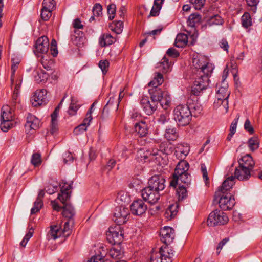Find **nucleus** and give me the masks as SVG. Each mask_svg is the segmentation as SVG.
<instances>
[{
  "label": "nucleus",
  "instance_id": "obj_1",
  "mask_svg": "<svg viewBox=\"0 0 262 262\" xmlns=\"http://www.w3.org/2000/svg\"><path fill=\"white\" fill-rule=\"evenodd\" d=\"M193 79H194L191 93L195 96L199 95L203 90L209 85V77L213 72V65L208 62L206 57L198 55L192 60Z\"/></svg>",
  "mask_w": 262,
  "mask_h": 262
},
{
  "label": "nucleus",
  "instance_id": "obj_2",
  "mask_svg": "<svg viewBox=\"0 0 262 262\" xmlns=\"http://www.w3.org/2000/svg\"><path fill=\"white\" fill-rule=\"evenodd\" d=\"M189 168V164L186 161H180L172 174V178L170 181V186L176 187L177 185L184 183L186 186H189L190 184L191 177L187 172Z\"/></svg>",
  "mask_w": 262,
  "mask_h": 262
},
{
  "label": "nucleus",
  "instance_id": "obj_3",
  "mask_svg": "<svg viewBox=\"0 0 262 262\" xmlns=\"http://www.w3.org/2000/svg\"><path fill=\"white\" fill-rule=\"evenodd\" d=\"M191 111L187 105H179L173 110V117L179 126L188 125L191 120Z\"/></svg>",
  "mask_w": 262,
  "mask_h": 262
},
{
  "label": "nucleus",
  "instance_id": "obj_4",
  "mask_svg": "<svg viewBox=\"0 0 262 262\" xmlns=\"http://www.w3.org/2000/svg\"><path fill=\"white\" fill-rule=\"evenodd\" d=\"M176 256L175 252L168 246H162L158 253L151 256V262H172Z\"/></svg>",
  "mask_w": 262,
  "mask_h": 262
},
{
  "label": "nucleus",
  "instance_id": "obj_5",
  "mask_svg": "<svg viewBox=\"0 0 262 262\" xmlns=\"http://www.w3.org/2000/svg\"><path fill=\"white\" fill-rule=\"evenodd\" d=\"M214 196V201L216 200L220 208L223 210H230L235 204L234 196L231 193H224L216 191Z\"/></svg>",
  "mask_w": 262,
  "mask_h": 262
},
{
  "label": "nucleus",
  "instance_id": "obj_6",
  "mask_svg": "<svg viewBox=\"0 0 262 262\" xmlns=\"http://www.w3.org/2000/svg\"><path fill=\"white\" fill-rule=\"evenodd\" d=\"M151 99L156 101L157 104H160L164 110L167 108L170 102V98L167 92H163L161 89L149 90Z\"/></svg>",
  "mask_w": 262,
  "mask_h": 262
},
{
  "label": "nucleus",
  "instance_id": "obj_7",
  "mask_svg": "<svg viewBox=\"0 0 262 262\" xmlns=\"http://www.w3.org/2000/svg\"><path fill=\"white\" fill-rule=\"evenodd\" d=\"M228 221L226 213L221 210H215L209 214L207 223L208 226H215L226 224Z\"/></svg>",
  "mask_w": 262,
  "mask_h": 262
},
{
  "label": "nucleus",
  "instance_id": "obj_8",
  "mask_svg": "<svg viewBox=\"0 0 262 262\" xmlns=\"http://www.w3.org/2000/svg\"><path fill=\"white\" fill-rule=\"evenodd\" d=\"M120 225L110 227L106 232L107 239L110 244H118L123 239V232Z\"/></svg>",
  "mask_w": 262,
  "mask_h": 262
},
{
  "label": "nucleus",
  "instance_id": "obj_9",
  "mask_svg": "<svg viewBox=\"0 0 262 262\" xmlns=\"http://www.w3.org/2000/svg\"><path fill=\"white\" fill-rule=\"evenodd\" d=\"M230 96V91L228 90V84L226 82L222 83L217 92L216 98L218 104H222L225 109V112L227 113L228 110V99Z\"/></svg>",
  "mask_w": 262,
  "mask_h": 262
},
{
  "label": "nucleus",
  "instance_id": "obj_10",
  "mask_svg": "<svg viewBox=\"0 0 262 262\" xmlns=\"http://www.w3.org/2000/svg\"><path fill=\"white\" fill-rule=\"evenodd\" d=\"M129 215V211L128 208L123 206H118L115 208L113 220L117 224L122 225L126 222Z\"/></svg>",
  "mask_w": 262,
  "mask_h": 262
},
{
  "label": "nucleus",
  "instance_id": "obj_11",
  "mask_svg": "<svg viewBox=\"0 0 262 262\" xmlns=\"http://www.w3.org/2000/svg\"><path fill=\"white\" fill-rule=\"evenodd\" d=\"M141 195L143 200L150 204H155L160 199V193L156 190L146 187L141 191Z\"/></svg>",
  "mask_w": 262,
  "mask_h": 262
},
{
  "label": "nucleus",
  "instance_id": "obj_12",
  "mask_svg": "<svg viewBox=\"0 0 262 262\" xmlns=\"http://www.w3.org/2000/svg\"><path fill=\"white\" fill-rule=\"evenodd\" d=\"M165 180L162 176L155 175L149 180L147 187L160 193L165 188Z\"/></svg>",
  "mask_w": 262,
  "mask_h": 262
},
{
  "label": "nucleus",
  "instance_id": "obj_13",
  "mask_svg": "<svg viewBox=\"0 0 262 262\" xmlns=\"http://www.w3.org/2000/svg\"><path fill=\"white\" fill-rule=\"evenodd\" d=\"M40 121L35 116L28 114L25 124V130L27 134H32L33 131L39 128Z\"/></svg>",
  "mask_w": 262,
  "mask_h": 262
},
{
  "label": "nucleus",
  "instance_id": "obj_14",
  "mask_svg": "<svg viewBox=\"0 0 262 262\" xmlns=\"http://www.w3.org/2000/svg\"><path fill=\"white\" fill-rule=\"evenodd\" d=\"M47 91L45 89L37 90L31 98L32 104L34 106L45 104L47 102Z\"/></svg>",
  "mask_w": 262,
  "mask_h": 262
},
{
  "label": "nucleus",
  "instance_id": "obj_15",
  "mask_svg": "<svg viewBox=\"0 0 262 262\" xmlns=\"http://www.w3.org/2000/svg\"><path fill=\"white\" fill-rule=\"evenodd\" d=\"M35 49L34 52L35 54H45L49 50V40L46 36L39 37L36 41Z\"/></svg>",
  "mask_w": 262,
  "mask_h": 262
},
{
  "label": "nucleus",
  "instance_id": "obj_16",
  "mask_svg": "<svg viewBox=\"0 0 262 262\" xmlns=\"http://www.w3.org/2000/svg\"><path fill=\"white\" fill-rule=\"evenodd\" d=\"M160 235L161 241L167 246L174 238V231L170 227L165 226L161 229Z\"/></svg>",
  "mask_w": 262,
  "mask_h": 262
},
{
  "label": "nucleus",
  "instance_id": "obj_17",
  "mask_svg": "<svg viewBox=\"0 0 262 262\" xmlns=\"http://www.w3.org/2000/svg\"><path fill=\"white\" fill-rule=\"evenodd\" d=\"M190 147L188 144H178L174 148V155L180 161H185L184 159L188 155Z\"/></svg>",
  "mask_w": 262,
  "mask_h": 262
},
{
  "label": "nucleus",
  "instance_id": "obj_18",
  "mask_svg": "<svg viewBox=\"0 0 262 262\" xmlns=\"http://www.w3.org/2000/svg\"><path fill=\"white\" fill-rule=\"evenodd\" d=\"M130 208L132 213L136 215H142L146 212L147 209V205L141 200L134 201L131 204Z\"/></svg>",
  "mask_w": 262,
  "mask_h": 262
},
{
  "label": "nucleus",
  "instance_id": "obj_19",
  "mask_svg": "<svg viewBox=\"0 0 262 262\" xmlns=\"http://www.w3.org/2000/svg\"><path fill=\"white\" fill-rule=\"evenodd\" d=\"M73 27L75 28L74 33L71 35V40L74 44L77 45L80 41L82 35V32L76 30V29L83 28V25L79 18H76L73 23Z\"/></svg>",
  "mask_w": 262,
  "mask_h": 262
},
{
  "label": "nucleus",
  "instance_id": "obj_20",
  "mask_svg": "<svg viewBox=\"0 0 262 262\" xmlns=\"http://www.w3.org/2000/svg\"><path fill=\"white\" fill-rule=\"evenodd\" d=\"M151 100L150 101L147 97H144L141 100V104L145 113L148 115L152 114L158 107L156 101Z\"/></svg>",
  "mask_w": 262,
  "mask_h": 262
},
{
  "label": "nucleus",
  "instance_id": "obj_21",
  "mask_svg": "<svg viewBox=\"0 0 262 262\" xmlns=\"http://www.w3.org/2000/svg\"><path fill=\"white\" fill-rule=\"evenodd\" d=\"M239 166L244 168L251 171L253 169L255 163L252 157L250 155H246L242 157L238 161Z\"/></svg>",
  "mask_w": 262,
  "mask_h": 262
},
{
  "label": "nucleus",
  "instance_id": "obj_22",
  "mask_svg": "<svg viewBox=\"0 0 262 262\" xmlns=\"http://www.w3.org/2000/svg\"><path fill=\"white\" fill-rule=\"evenodd\" d=\"M63 236L60 224H56L50 226V230L47 234L48 239L55 240Z\"/></svg>",
  "mask_w": 262,
  "mask_h": 262
},
{
  "label": "nucleus",
  "instance_id": "obj_23",
  "mask_svg": "<svg viewBox=\"0 0 262 262\" xmlns=\"http://www.w3.org/2000/svg\"><path fill=\"white\" fill-rule=\"evenodd\" d=\"M63 185H60L61 192L59 193L58 199H59L63 204H65L66 201L70 197V194L69 190L71 188V184H67L62 182Z\"/></svg>",
  "mask_w": 262,
  "mask_h": 262
},
{
  "label": "nucleus",
  "instance_id": "obj_24",
  "mask_svg": "<svg viewBox=\"0 0 262 262\" xmlns=\"http://www.w3.org/2000/svg\"><path fill=\"white\" fill-rule=\"evenodd\" d=\"M251 176V171L246 168L239 166L236 167L234 172V178H237L240 181L247 180Z\"/></svg>",
  "mask_w": 262,
  "mask_h": 262
},
{
  "label": "nucleus",
  "instance_id": "obj_25",
  "mask_svg": "<svg viewBox=\"0 0 262 262\" xmlns=\"http://www.w3.org/2000/svg\"><path fill=\"white\" fill-rule=\"evenodd\" d=\"M15 108L9 105H4L1 110V119L13 120L14 117Z\"/></svg>",
  "mask_w": 262,
  "mask_h": 262
},
{
  "label": "nucleus",
  "instance_id": "obj_26",
  "mask_svg": "<svg viewBox=\"0 0 262 262\" xmlns=\"http://www.w3.org/2000/svg\"><path fill=\"white\" fill-rule=\"evenodd\" d=\"M64 100V98L62 99L58 105L56 107L54 112L51 115V132L52 134H54L58 129V123H57V117L59 110L62 105V102Z\"/></svg>",
  "mask_w": 262,
  "mask_h": 262
},
{
  "label": "nucleus",
  "instance_id": "obj_27",
  "mask_svg": "<svg viewBox=\"0 0 262 262\" xmlns=\"http://www.w3.org/2000/svg\"><path fill=\"white\" fill-rule=\"evenodd\" d=\"M234 179L235 178L233 176L228 178L223 182L222 185L219 188L217 192H221V193H228V191L232 188L234 184Z\"/></svg>",
  "mask_w": 262,
  "mask_h": 262
},
{
  "label": "nucleus",
  "instance_id": "obj_28",
  "mask_svg": "<svg viewBox=\"0 0 262 262\" xmlns=\"http://www.w3.org/2000/svg\"><path fill=\"white\" fill-rule=\"evenodd\" d=\"M135 130L141 137H144L148 134V126L145 121H140L135 124Z\"/></svg>",
  "mask_w": 262,
  "mask_h": 262
},
{
  "label": "nucleus",
  "instance_id": "obj_29",
  "mask_svg": "<svg viewBox=\"0 0 262 262\" xmlns=\"http://www.w3.org/2000/svg\"><path fill=\"white\" fill-rule=\"evenodd\" d=\"M33 74L35 81L38 83L45 82L49 76L48 74L40 69L34 70Z\"/></svg>",
  "mask_w": 262,
  "mask_h": 262
},
{
  "label": "nucleus",
  "instance_id": "obj_30",
  "mask_svg": "<svg viewBox=\"0 0 262 262\" xmlns=\"http://www.w3.org/2000/svg\"><path fill=\"white\" fill-rule=\"evenodd\" d=\"M163 81L164 79L162 74L159 72L156 73L154 79L148 84L149 86H152V88L150 90L160 89L158 88V86L161 85L163 82Z\"/></svg>",
  "mask_w": 262,
  "mask_h": 262
},
{
  "label": "nucleus",
  "instance_id": "obj_31",
  "mask_svg": "<svg viewBox=\"0 0 262 262\" xmlns=\"http://www.w3.org/2000/svg\"><path fill=\"white\" fill-rule=\"evenodd\" d=\"M171 66V62H168V59L164 56L162 61L157 63V68L159 69V71H161L163 73H166L169 70H170Z\"/></svg>",
  "mask_w": 262,
  "mask_h": 262
},
{
  "label": "nucleus",
  "instance_id": "obj_32",
  "mask_svg": "<svg viewBox=\"0 0 262 262\" xmlns=\"http://www.w3.org/2000/svg\"><path fill=\"white\" fill-rule=\"evenodd\" d=\"M187 35L184 33H180L176 37L174 45L178 48H183L187 44Z\"/></svg>",
  "mask_w": 262,
  "mask_h": 262
},
{
  "label": "nucleus",
  "instance_id": "obj_33",
  "mask_svg": "<svg viewBox=\"0 0 262 262\" xmlns=\"http://www.w3.org/2000/svg\"><path fill=\"white\" fill-rule=\"evenodd\" d=\"M187 103L189 110H192L194 113L200 114L202 112V105L198 102L197 100L194 101L192 99H189Z\"/></svg>",
  "mask_w": 262,
  "mask_h": 262
},
{
  "label": "nucleus",
  "instance_id": "obj_34",
  "mask_svg": "<svg viewBox=\"0 0 262 262\" xmlns=\"http://www.w3.org/2000/svg\"><path fill=\"white\" fill-rule=\"evenodd\" d=\"M114 38L110 34H104L100 36L99 42L101 47H105L112 44Z\"/></svg>",
  "mask_w": 262,
  "mask_h": 262
},
{
  "label": "nucleus",
  "instance_id": "obj_35",
  "mask_svg": "<svg viewBox=\"0 0 262 262\" xmlns=\"http://www.w3.org/2000/svg\"><path fill=\"white\" fill-rule=\"evenodd\" d=\"M164 137L169 141L176 140L178 137V133L176 128H172L166 129L164 134Z\"/></svg>",
  "mask_w": 262,
  "mask_h": 262
},
{
  "label": "nucleus",
  "instance_id": "obj_36",
  "mask_svg": "<svg viewBox=\"0 0 262 262\" xmlns=\"http://www.w3.org/2000/svg\"><path fill=\"white\" fill-rule=\"evenodd\" d=\"M63 216L68 218V220H72V217L75 214V210L73 206L70 204H66L63 207Z\"/></svg>",
  "mask_w": 262,
  "mask_h": 262
},
{
  "label": "nucleus",
  "instance_id": "obj_37",
  "mask_svg": "<svg viewBox=\"0 0 262 262\" xmlns=\"http://www.w3.org/2000/svg\"><path fill=\"white\" fill-rule=\"evenodd\" d=\"M178 205L177 204L169 205L165 212V216L169 219H172L176 215L178 212Z\"/></svg>",
  "mask_w": 262,
  "mask_h": 262
},
{
  "label": "nucleus",
  "instance_id": "obj_38",
  "mask_svg": "<svg viewBox=\"0 0 262 262\" xmlns=\"http://www.w3.org/2000/svg\"><path fill=\"white\" fill-rule=\"evenodd\" d=\"M108 255L113 259H120L123 256V252L119 247H114L109 250Z\"/></svg>",
  "mask_w": 262,
  "mask_h": 262
},
{
  "label": "nucleus",
  "instance_id": "obj_39",
  "mask_svg": "<svg viewBox=\"0 0 262 262\" xmlns=\"http://www.w3.org/2000/svg\"><path fill=\"white\" fill-rule=\"evenodd\" d=\"M179 187L177 189V194L179 201H182L186 199L188 196L187 191L186 185H179Z\"/></svg>",
  "mask_w": 262,
  "mask_h": 262
},
{
  "label": "nucleus",
  "instance_id": "obj_40",
  "mask_svg": "<svg viewBox=\"0 0 262 262\" xmlns=\"http://www.w3.org/2000/svg\"><path fill=\"white\" fill-rule=\"evenodd\" d=\"M224 19L221 16L216 14L211 16L208 20V24L209 26L213 25H222L224 24Z\"/></svg>",
  "mask_w": 262,
  "mask_h": 262
},
{
  "label": "nucleus",
  "instance_id": "obj_41",
  "mask_svg": "<svg viewBox=\"0 0 262 262\" xmlns=\"http://www.w3.org/2000/svg\"><path fill=\"white\" fill-rule=\"evenodd\" d=\"M201 19V16L196 13L191 14L188 18L187 24L191 27H194L195 24L199 23Z\"/></svg>",
  "mask_w": 262,
  "mask_h": 262
},
{
  "label": "nucleus",
  "instance_id": "obj_42",
  "mask_svg": "<svg viewBox=\"0 0 262 262\" xmlns=\"http://www.w3.org/2000/svg\"><path fill=\"white\" fill-rule=\"evenodd\" d=\"M242 26L245 28H248L252 24V18L248 12H245L241 17Z\"/></svg>",
  "mask_w": 262,
  "mask_h": 262
},
{
  "label": "nucleus",
  "instance_id": "obj_43",
  "mask_svg": "<svg viewBox=\"0 0 262 262\" xmlns=\"http://www.w3.org/2000/svg\"><path fill=\"white\" fill-rule=\"evenodd\" d=\"M74 223L73 220H68L64 224L63 229L61 228V232L64 237L68 236L71 233V228Z\"/></svg>",
  "mask_w": 262,
  "mask_h": 262
},
{
  "label": "nucleus",
  "instance_id": "obj_44",
  "mask_svg": "<svg viewBox=\"0 0 262 262\" xmlns=\"http://www.w3.org/2000/svg\"><path fill=\"white\" fill-rule=\"evenodd\" d=\"M116 95H115L113 93H110L109 95V100L104 107L103 111H108L109 108L114 105V108L116 110V101L117 100L116 99Z\"/></svg>",
  "mask_w": 262,
  "mask_h": 262
},
{
  "label": "nucleus",
  "instance_id": "obj_45",
  "mask_svg": "<svg viewBox=\"0 0 262 262\" xmlns=\"http://www.w3.org/2000/svg\"><path fill=\"white\" fill-rule=\"evenodd\" d=\"M41 62L43 67L48 71L52 70L54 66L53 60L50 59L48 60L47 59L45 58L44 56L42 57Z\"/></svg>",
  "mask_w": 262,
  "mask_h": 262
},
{
  "label": "nucleus",
  "instance_id": "obj_46",
  "mask_svg": "<svg viewBox=\"0 0 262 262\" xmlns=\"http://www.w3.org/2000/svg\"><path fill=\"white\" fill-rule=\"evenodd\" d=\"M248 146L250 150L254 151L259 147V141L257 137H253L248 140Z\"/></svg>",
  "mask_w": 262,
  "mask_h": 262
},
{
  "label": "nucleus",
  "instance_id": "obj_47",
  "mask_svg": "<svg viewBox=\"0 0 262 262\" xmlns=\"http://www.w3.org/2000/svg\"><path fill=\"white\" fill-rule=\"evenodd\" d=\"M117 200L119 203H127L129 201V198L127 192L121 191L117 194Z\"/></svg>",
  "mask_w": 262,
  "mask_h": 262
},
{
  "label": "nucleus",
  "instance_id": "obj_48",
  "mask_svg": "<svg viewBox=\"0 0 262 262\" xmlns=\"http://www.w3.org/2000/svg\"><path fill=\"white\" fill-rule=\"evenodd\" d=\"M13 120H7V119H1L0 125L1 128L3 132H7L13 125Z\"/></svg>",
  "mask_w": 262,
  "mask_h": 262
},
{
  "label": "nucleus",
  "instance_id": "obj_49",
  "mask_svg": "<svg viewBox=\"0 0 262 262\" xmlns=\"http://www.w3.org/2000/svg\"><path fill=\"white\" fill-rule=\"evenodd\" d=\"M42 5V8L53 11L55 8V2L54 0H43Z\"/></svg>",
  "mask_w": 262,
  "mask_h": 262
},
{
  "label": "nucleus",
  "instance_id": "obj_50",
  "mask_svg": "<svg viewBox=\"0 0 262 262\" xmlns=\"http://www.w3.org/2000/svg\"><path fill=\"white\" fill-rule=\"evenodd\" d=\"M19 95L17 92H13L12 100L10 102V106L14 108H16V106L17 104L19 103L20 100L19 99Z\"/></svg>",
  "mask_w": 262,
  "mask_h": 262
},
{
  "label": "nucleus",
  "instance_id": "obj_51",
  "mask_svg": "<svg viewBox=\"0 0 262 262\" xmlns=\"http://www.w3.org/2000/svg\"><path fill=\"white\" fill-rule=\"evenodd\" d=\"M31 163L34 166H37L41 164V155L39 153L33 154L32 156Z\"/></svg>",
  "mask_w": 262,
  "mask_h": 262
},
{
  "label": "nucleus",
  "instance_id": "obj_52",
  "mask_svg": "<svg viewBox=\"0 0 262 262\" xmlns=\"http://www.w3.org/2000/svg\"><path fill=\"white\" fill-rule=\"evenodd\" d=\"M42 206V201L36 200L34 203L33 207L31 209V213L32 214L36 213L40 210Z\"/></svg>",
  "mask_w": 262,
  "mask_h": 262
},
{
  "label": "nucleus",
  "instance_id": "obj_53",
  "mask_svg": "<svg viewBox=\"0 0 262 262\" xmlns=\"http://www.w3.org/2000/svg\"><path fill=\"white\" fill-rule=\"evenodd\" d=\"M116 6L114 4H111L107 7V13L109 15L108 18L110 20H112L115 16L116 12Z\"/></svg>",
  "mask_w": 262,
  "mask_h": 262
},
{
  "label": "nucleus",
  "instance_id": "obj_54",
  "mask_svg": "<svg viewBox=\"0 0 262 262\" xmlns=\"http://www.w3.org/2000/svg\"><path fill=\"white\" fill-rule=\"evenodd\" d=\"M52 12V11L42 8L40 14L41 19L44 21L48 20L51 16Z\"/></svg>",
  "mask_w": 262,
  "mask_h": 262
},
{
  "label": "nucleus",
  "instance_id": "obj_55",
  "mask_svg": "<svg viewBox=\"0 0 262 262\" xmlns=\"http://www.w3.org/2000/svg\"><path fill=\"white\" fill-rule=\"evenodd\" d=\"M12 62L13 63L11 67L12 74L11 76V81L12 82V84H13L14 83L15 73L17 69L18 68V66L19 63V62L18 61H15V60L14 59H12Z\"/></svg>",
  "mask_w": 262,
  "mask_h": 262
},
{
  "label": "nucleus",
  "instance_id": "obj_56",
  "mask_svg": "<svg viewBox=\"0 0 262 262\" xmlns=\"http://www.w3.org/2000/svg\"><path fill=\"white\" fill-rule=\"evenodd\" d=\"M99 67L102 70L103 74H105L108 69L109 62L107 60H101L99 63Z\"/></svg>",
  "mask_w": 262,
  "mask_h": 262
},
{
  "label": "nucleus",
  "instance_id": "obj_57",
  "mask_svg": "<svg viewBox=\"0 0 262 262\" xmlns=\"http://www.w3.org/2000/svg\"><path fill=\"white\" fill-rule=\"evenodd\" d=\"M78 108V106L74 103L73 98H72L71 102L70 105L69 110L68 111L69 115L70 116L74 115L76 114Z\"/></svg>",
  "mask_w": 262,
  "mask_h": 262
},
{
  "label": "nucleus",
  "instance_id": "obj_58",
  "mask_svg": "<svg viewBox=\"0 0 262 262\" xmlns=\"http://www.w3.org/2000/svg\"><path fill=\"white\" fill-rule=\"evenodd\" d=\"M162 8L161 4L155 5L154 3V6L150 11L149 16H156L159 15L160 10Z\"/></svg>",
  "mask_w": 262,
  "mask_h": 262
},
{
  "label": "nucleus",
  "instance_id": "obj_59",
  "mask_svg": "<svg viewBox=\"0 0 262 262\" xmlns=\"http://www.w3.org/2000/svg\"><path fill=\"white\" fill-rule=\"evenodd\" d=\"M206 0H190L195 9L200 10L204 5Z\"/></svg>",
  "mask_w": 262,
  "mask_h": 262
},
{
  "label": "nucleus",
  "instance_id": "obj_60",
  "mask_svg": "<svg viewBox=\"0 0 262 262\" xmlns=\"http://www.w3.org/2000/svg\"><path fill=\"white\" fill-rule=\"evenodd\" d=\"M248 6L251 7V10L255 13L257 9V5L259 3V0H246Z\"/></svg>",
  "mask_w": 262,
  "mask_h": 262
},
{
  "label": "nucleus",
  "instance_id": "obj_61",
  "mask_svg": "<svg viewBox=\"0 0 262 262\" xmlns=\"http://www.w3.org/2000/svg\"><path fill=\"white\" fill-rule=\"evenodd\" d=\"M102 7L99 4H96L93 9V15L96 16H99L102 14Z\"/></svg>",
  "mask_w": 262,
  "mask_h": 262
},
{
  "label": "nucleus",
  "instance_id": "obj_62",
  "mask_svg": "<svg viewBox=\"0 0 262 262\" xmlns=\"http://www.w3.org/2000/svg\"><path fill=\"white\" fill-rule=\"evenodd\" d=\"M93 118L92 116V111L91 110H89L86 114V117L84 118V119L83 121V122L81 123L84 126H85L86 127L90 124V123L92 120Z\"/></svg>",
  "mask_w": 262,
  "mask_h": 262
},
{
  "label": "nucleus",
  "instance_id": "obj_63",
  "mask_svg": "<svg viewBox=\"0 0 262 262\" xmlns=\"http://www.w3.org/2000/svg\"><path fill=\"white\" fill-rule=\"evenodd\" d=\"M115 27L114 28V31L117 34L120 33L123 30V22L121 20L117 21L115 23Z\"/></svg>",
  "mask_w": 262,
  "mask_h": 262
},
{
  "label": "nucleus",
  "instance_id": "obj_64",
  "mask_svg": "<svg viewBox=\"0 0 262 262\" xmlns=\"http://www.w3.org/2000/svg\"><path fill=\"white\" fill-rule=\"evenodd\" d=\"M169 119L170 118L169 115L167 114H165L160 115L159 118L158 119V121L159 123L164 124L166 122H167Z\"/></svg>",
  "mask_w": 262,
  "mask_h": 262
}]
</instances>
